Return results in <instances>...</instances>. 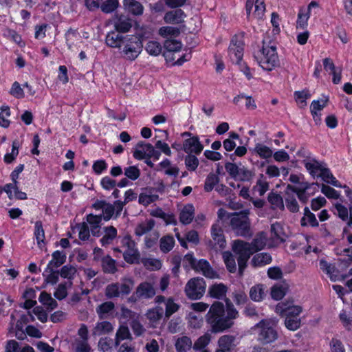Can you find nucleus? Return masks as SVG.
Returning <instances> with one entry per match:
<instances>
[{
	"label": "nucleus",
	"instance_id": "bb28decb",
	"mask_svg": "<svg viewBox=\"0 0 352 352\" xmlns=\"http://www.w3.org/2000/svg\"><path fill=\"white\" fill-rule=\"evenodd\" d=\"M180 33V29L175 26H163L158 30V34L165 40L175 38Z\"/></svg>",
	"mask_w": 352,
	"mask_h": 352
},
{
	"label": "nucleus",
	"instance_id": "9d476101",
	"mask_svg": "<svg viewBox=\"0 0 352 352\" xmlns=\"http://www.w3.org/2000/svg\"><path fill=\"white\" fill-rule=\"evenodd\" d=\"M206 282L202 278L190 279L186 285L185 293L191 300L200 299L206 292Z\"/></svg>",
	"mask_w": 352,
	"mask_h": 352
},
{
	"label": "nucleus",
	"instance_id": "1a4fd4ad",
	"mask_svg": "<svg viewBox=\"0 0 352 352\" xmlns=\"http://www.w3.org/2000/svg\"><path fill=\"white\" fill-rule=\"evenodd\" d=\"M207 247L215 252L223 250L226 246V241L221 225L219 222L213 224L211 228V239L206 242Z\"/></svg>",
	"mask_w": 352,
	"mask_h": 352
},
{
	"label": "nucleus",
	"instance_id": "5fc2aeb1",
	"mask_svg": "<svg viewBox=\"0 0 352 352\" xmlns=\"http://www.w3.org/2000/svg\"><path fill=\"white\" fill-rule=\"evenodd\" d=\"M144 266L149 270H158L162 266V263L160 259L155 258H146L142 260Z\"/></svg>",
	"mask_w": 352,
	"mask_h": 352
},
{
	"label": "nucleus",
	"instance_id": "b1692460",
	"mask_svg": "<svg viewBox=\"0 0 352 352\" xmlns=\"http://www.w3.org/2000/svg\"><path fill=\"white\" fill-rule=\"evenodd\" d=\"M310 184L309 183H302L300 186L294 187L290 184L287 186V190H291V192L296 193L298 199L305 203L309 199V195H307L306 190L309 188Z\"/></svg>",
	"mask_w": 352,
	"mask_h": 352
},
{
	"label": "nucleus",
	"instance_id": "a19ab883",
	"mask_svg": "<svg viewBox=\"0 0 352 352\" xmlns=\"http://www.w3.org/2000/svg\"><path fill=\"white\" fill-rule=\"evenodd\" d=\"M285 205L287 208L292 212H296L299 210L298 204L291 190H285Z\"/></svg>",
	"mask_w": 352,
	"mask_h": 352
},
{
	"label": "nucleus",
	"instance_id": "f257e3e1",
	"mask_svg": "<svg viewBox=\"0 0 352 352\" xmlns=\"http://www.w3.org/2000/svg\"><path fill=\"white\" fill-rule=\"evenodd\" d=\"M226 310L221 302H214L206 315V320L213 333L223 332L232 327L234 319L238 316V311L230 299L225 300Z\"/></svg>",
	"mask_w": 352,
	"mask_h": 352
},
{
	"label": "nucleus",
	"instance_id": "ddd939ff",
	"mask_svg": "<svg viewBox=\"0 0 352 352\" xmlns=\"http://www.w3.org/2000/svg\"><path fill=\"white\" fill-rule=\"evenodd\" d=\"M161 153L155 150V146L151 144L145 143L142 141L139 142L133 152V157L137 160H143L145 158H154L157 160L160 159Z\"/></svg>",
	"mask_w": 352,
	"mask_h": 352
},
{
	"label": "nucleus",
	"instance_id": "49530a36",
	"mask_svg": "<svg viewBox=\"0 0 352 352\" xmlns=\"http://www.w3.org/2000/svg\"><path fill=\"white\" fill-rule=\"evenodd\" d=\"M271 261L272 257L268 253L257 254L252 259V263L255 267L265 265Z\"/></svg>",
	"mask_w": 352,
	"mask_h": 352
},
{
	"label": "nucleus",
	"instance_id": "3c124183",
	"mask_svg": "<svg viewBox=\"0 0 352 352\" xmlns=\"http://www.w3.org/2000/svg\"><path fill=\"white\" fill-rule=\"evenodd\" d=\"M159 198V196L156 194H152L151 192H142L139 195L138 202L139 204L147 206L149 204L155 202Z\"/></svg>",
	"mask_w": 352,
	"mask_h": 352
},
{
	"label": "nucleus",
	"instance_id": "4468645a",
	"mask_svg": "<svg viewBox=\"0 0 352 352\" xmlns=\"http://www.w3.org/2000/svg\"><path fill=\"white\" fill-rule=\"evenodd\" d=\"M245 8L250 21H260L263 18L265 12L263 0H247Z\"/></svg>",
	"mask_w": 352,
	"mask_h": 352
},
{
	"label": "nucleus",
	"instance_id": "9b49d317",
	"mask_svg": "<svg viewBox=\"0 0 352 352\" xmlns=\"http://www.w3.org/2000/svg\"><path fill=\"white\" fill-rule=\"evenodd\" d=\"M121 244L124 250L123 252V257L128 263H138L140 254L136 246L135 242L129 235L124 236L121 240Z\"/></svg>",
	"mask_w": 352,
	"mask_h": 352
},
{
	"label": "nucleus",
	"instance_id": "bf43d9fd",
	"mask_svg": "<svg viewBox=\"0 0 352 352\" xmlns=\"http://www.w3.org/2000/svg\"><path fill=\"white\" fill-rule=\"evenodd\" d=\"M254 189L258 192L260 196H263L269 190V183L263 175H261Z\"/></svg>",
	"mask_w": 352,
	"mask_h": 352
},
{
	"label": "nucleus",
	"instance_id": "e433bc0d",
	"mask_svg": "<svg viewBox=\"0 0 352 352\" xmlns=\"http://www.w3.org/2000/svg\"><path fill=\"white\" fill-rule=\"evenodd\" d=\"M34 236L37 241V245L40 248H43L45 245V231L43 227L42 222L41 221H37L35 223V229H34Z\"/></svg>",
	"mask_w": 352,
	"mask_h": 352
},
{
	"label": "nucleus",
	"instance_id": "680f3d73",
	"mask_svg": "<svg viewBox=\"0 0 352 352\" xmlns=\"http://www.w3.org/2000/svg\"><path fill=\"white\" fill-rule=\"evenodd\" d=\"M165 305V316L168 318L174 313L177 312L179 308V305L175 303L172 298H168L166 299Z\"/></svg>",
	"mask_w": 352,
	"mask_h": 352
},
{
	"label": "nucleus",
	"instance_id": "6e6d98bb",
	"mask_svg": "<svg viewBox=\"0 0 352 352\" xmlns=\"http://www.w3.org/2000/svg\"><path fill=\"white\" fill-rule=\"evenodd\" d=\"M310 96L311 94L308 90L294 92L296 102L300 108H303L307 105L306 100L310 98Z\"/></svg>",
	"mask_w": 352,
	"mask_h": 352
},
{
	"label": "nucleus",
	"instance_id": "ea45409f",
	"mask_svg": "<svg viewBox=\"0 0 352 352\" xmlns=\"http://www.w3.org/2000/svg\"><path fill=\"white\" fill-rule=\"evenodd\" d=\"M175 245V239L171 235H166L160 239V248L163 253H168L173 250Z\"/></svg>",
	"mask_w": 352,
	"mask_h": 352
},
{
	"label": "nucleus",
	"instance_id": "4be33fe9",
	"mask_svg": "<svg viewBox=\"0 0 352 352\" xmlns=\"http://www.w3.org/2000/svg\"><path fill=\"white\" fill-rule=\"evenodd\" d=\"M115 29L120 32H127L132 27L131 19L126 16L116 15L113 18Z\"/></svg>",
	"mask_w": 352,
	"mask_h": 352
},
{
	"label": "nucleus",
	"instance_id": "a211bd4d",
	"mask_svg": "<svg viewBox=\"0 0 352 352\" xmlns=\"http://www.w3.org/2000/svg\"><path fill=\"white\" fill-rule=\"evenodd\" d=\"M186 14L181 9H177L167 12L164 20L166 23L169 24H180L184 22Z\"/></svg>",
	"mask_w": 352,
	"mask_h": 352
},
{
	"label": "nucleus",
	"instance_id": "2eb2a0df",
	"mask_svg": "<svg viewBox=\"0 0 352 352\" xmlns=\"http://www.w3.org/2000/svg\"><path fill=\"white\" fill-rule=\"evenodd\" d=\"M244 43L240 36H234L228 48L230 58L232 63L241 64L243 56Z\"/></svg>",
	"mask_w": 352,
	"mask_h": 352
},
{
	"label": "nucleus",
	"instance_id": "8fccbe9b",
	"mask_svg": "<svg viewBox=\"0 0 352 352\" xmlns=\"http://www.w3.org/2000/svg\"><path fill=\"white\" fill-rule=\"evenodd\" d=\"M38 300L41 303L47 307L51 310L55 309L57 307L56 301L52 298L50 294L46 292H42L40 294Z\"/></svg>",
	"mask_w": 352,
	"mask_h": 352
},
{
	"label": "nucleus",
	"instance_id": "79ce46f5",
	"mask_svg": "<svg viewBox=\"0 0 352 352\" xmlns=\"http://www.w3.org/2000/svg\"><path fill=\"white\" fill-rule=\"evenodd\" d=\"M102 267L104 272L113 274L116 272V261L110 256L107 255L101 258Z\"/></svg>",
	"mask_w": 352,
	"mask_h": 352
},
{
	"label": "nucleus",
	"instance_id": "603ef678",
	"mask_svg": "<svg viewBox=\"0 0 352 352\" xmlns=\"http://www.w3.org/2000/svg\"><path fill=\"white\" fill-rule=\"evenodd\" d=\"M146 51L151 56H157L162 52V45L156 41H149L145 47Z\"/></svg>",
	"mask_w": 352,
	"mask_h": 352
},
{
	"label": "nucleus",
	"instance_id": "774afa93",
	"mask_svg": "<svg viewBox=\"0 0 352 352\" xmlns=\"http://www.w3.org/2000/svg\"><path fill=\"white\" fill-rule=\"evenodd\" d=\"M74 346L76 352H91V348L85 340H76Z\"/></svg>",
	"mask_w": 352,
	"mask_h": 352
},
{
	"label": "nucleus",
	"instance_id": "0eeeda50",
	"mask_svg": "<svg viewBox=\"0 0 352 352\" xmlns=\"http://www.w3.org/2000/svg\"><path fill=\"white\" fill-rule=\"evenodd\" d=\"M249 214L248 210L233 214L230 219V226L237 235L245 237L252 235Z\"/></svg>",
	"mask_w": 352,
	"mask_h": 352
},
{
	"label": "nucleus",
	"instance_id": "c756f323",
	"mask_svg": "<svg viewBox=\"0 0 352 352\" xmlns=\"http://www.w3.org/2000/svg\"><path fill=\"white\" fill-rule=\"evenodd\" d=\"M117 230L113 226H107L103 228V236L100 239L102 245H107L112 243L117 236Z\"/></svg>",
	"mask_w": 352,
	"mask_h": 352
},
{
	"label": "nucleus",
	"instance_id": "c85d7f7f",
	"mask_svg": "<svg viewBox=\"0 0 352 352\" xmlns=\"http://www.w3.org/2000/svg\"><path fill=\"white\" fill-rule=\"evenodd\" d=\"M271 236L273 240L277 242H284L285 241V238L287 236L283 226L278 222L272 223L271 225Z\"/></svg>",
	"mask_w": 352,
	"mask_h": 352
},
{
	"label": "nucleus",
	"instance_id": "aec40b11",
	"mask_svg": "<svg viewBox=\"0 0 352 352\" xmlns=\"http://www.w3.org/2000/svg\"><path fill=\"white\" fill-rule=\"evenodd\" d=\"M328 99L314 100L310 106L311 113L316 124L321 122L320 111L327 106Z\"/></svg>",
	"mask_w": 352,
	"mask_h": 352
},
{
	"label": "nucleus",
	"instance_id": "6e6552de",
	"mask_svg": "<svg viewBox=\"0 0 352 352\" xmlns=\"http://www.w3.org/2000/svg\"><path fill=\"white\" fill-rule=\"evenodd\" d=\"M233 251L239 256L237 258L239 270L242 275L244 269L246 267V263L250 256L254 253L250 243L241 240H236L233 243Z\"/></svg>",
	"mask_w": 352,
	"mask_h": 352
},
{
	"label": "nucleus",
	"instance_id": "39448f33",
	"mask_svg": "<svg viewBox=\"0 0 352 352\" xmlns=\"http://www.w3.org/2000/svg\"><path fill=\"white\" fill-rule=\"evenodd\" d=\"M143 45L135 35H125L120 48L122 57L130 61L135 60L142 51Z\"/></svg>",
	"mask_w": 352,
	"mask_h": 352
},
{
	"label": "nucleus",
	"instance_id": "393cba45",
	"mask_svg": "<svg viewBox=\"0 0 352 352\" xmlns=\"http://www.w3.org/2000/svg\"><path fill=\"white\" fill-rule=\"evenodd\" d=\"M163 309L156 307L147 311L146 317L153 327H155L163 316Z\"/></svg>",
	"mask_w": 352,
	"mask_h": 352
},
{
	"label": "nucleus",
	"instance_id": "2f4dec72",
	"mask_svg": "<svg viewBox=\"0 0 352 352\" xmlns=\"http://www.w3.org/2000/svg\"><path fill=\"white\" fill-rule=\"evenodd\" d=\"M155 224V221L153 219H147L138 224L135 228V235L141 236L148 233L153 228Z\"/></svg>",
	"mask_w": 352,
	"mask_h": 352
},
{
	"label": "nucleus",
	"instance_id": "72a5a7b5",
	"mask_svg": "<svg viewBox=\"0 0 352 352\" xmlns=\"http://www.w3.org/2000/svg\"><path fill=\"white\" fill-rule=\"evenodd\" d=\"M66 255L65 253L56 251L52 254V259L47 265V270L52 271L54 268H57L65 263Z\"/></svg>",
	"mask_w": 352,
	"mask_h": 352
},
{
	"label": "nucleus",
	"instance_id": "f03ea898",
	"mask_svg": "<svg viewBox=\"0 0 352 352\" xmlns=\"http://www.w3.org/2000/svg\"><path fill=\"white\" fill-rule=\"evenodd\" d=\"M275 311L282 317H285V325L290 331H296L301 326L299 315L302 309L300 306L292 303L281 302L277 304Z\"/></svg>",
	"mask_w": 352,
	"mask_h": 352
},
{
	"label": "nucleus",
	"instance_id": "13d9d810",
	"mask_svg": "<svg viewBox=\"0 0 352 352\" xmlns=\"http://www.w3.org/2000/svg\"><path fill=\"white\" fill-rule=\"evenodd\" d=\"M211 336L209 333H205L199 337L194 343V350H201L204 349L210 342Z\"/></svg>",
	"mask_w": 352,
	"mask_h": 352
},
{
	"label": "nucleus",
	"instance_id": "f704fd0d",
	"mask_svg": "<svg viewBox=\"0 0 352 352\" xmlns=\"http://www.w3.org/2000/svg\"><path fill=\"white\" fill-rule=\"evenodd\" d=\"M192 346V340L188 336L178 338L175 343L177 352H186L191 349Z\"/></svg>",
	"mask_w": 352,
	"mask_h": 352
},
{
	"label": "nucleus",
	"instance_id": "58836bf2",
	"mask_svg": "<svg viewBox=\"0 0 352 352\" xmlns=\"http://www.w3.org/2000/svg\"><path fill=\"white\" fill-rule=\"evenodd\" d=\"M267 234L261 232L258 233L253 241L250 243L254 252L262 250L266 244Z\"/></svg>",
	"mask_w": 352,
	"mask_h": 352
},
{
	"label": "nucleus",
	"instance_id": "37998d69",
	"mask_svg": "<svg viewBox=\"0 0 352 352\" xmlns=\"http://www.w3.org/2000/svg\"><path fill=\"white\" fill-rule=\"evenodd\" d=\"M254 151L262 159H268L273 155L272 148L261 143H257L255 145Z\"/></svg>",
	"mask_w": 352,
	"mask_h": 352
},
{
	"label": "nucleus",
	"instance_id": "f3484780",
	"mask_svg": "<svg viewBox=\"0 0 352 352\" xmlns=\"http://www.w3.org/2000/svg\"><path fill=\"white\" fill-rule=\"evenodd\" d=\"M204 148L197 137H192L185 140L183 149L186 153L199 154Z\"/></svg>",
	"mask_w": 352,
	"mask_h": 352
},
{
	"label": "nucleus",
	"instance_id": "052dcab7",
	"mask_svg": "<svg viewBox=\"0 0 352 352\" xmlns=\"http://www.w3.org/2000/svg\"><path fill=\"white\" fill-rule=\"evenodd\" d=\"M114 307L115 305L113 302L107 301L100 305L97 307L96 311L99 315L100 318H104V316L111 312L114 309Z\"/></svg>",
	"mask_w": 352,
	"mask_h": 352
},
{
	"label": "nucleus",
	"instance_id": "c03bdc74",
	"mask_svg": "<svg viewBox=\"0 0 352 352\" xmlns=\"http://www.w3.org/2000/svg\"><path fill=\"white\" fill-rule=\"evenodd\" d=\"M219 184V176L214 173H210L206 178L204 183V190L206 192H210Z\"/></svg>",
	"mask_w": 352,
	"mask_h": 352
},
{
	"label": "nucleus",
	"instance_id": "69168bd1",
	"mask_svg": "<svg viewBox=\"0 0 352 352\" xmlns=\"http://www.w3.org/2000/svg\"><path fill=\"white\" fill-rule=\"evenodd\" d=\"M287 292V287L284 285H275L272 288L271 295L272 298L278 300L282 299Z\"/></svg>",
	"mask_w": 352,
	"mask_h": 352
},
{
	"label": "nucleus",
	"instance_id": "864d4df0",
	"mask_svg": "<svg viewBox=\"0 0 352 352\" xmlns=\"http://www.w3.org/2000/svg\"><path fill=\"white\" fill-rule=\"evenodd\" d=\"M19 142L16 140L12 142V151L4 155L3 160L6 164H11L19 155Z\"/></svg>",
	"mask_w": 352,
	"mask_h": 352
},
{
	"label": "nucleus",
	"instance_id": "6ab92c4d",
	"mask_svg": "<svg viewBox=\"0 0 352 352\" xmlns=\"http://www.w3.org/2000/svg\"><path fill=\"white\" fill-rule=\"evenodd\" d=\"M195 270L201 272L205 277L208 278H218V274L212 268L208 261L204 259L197 261L195 266Z\"/></svg>",
	"mask_w": 352,
	"mask_h": 352
},
{
	"label": "nucleus",
	"instance_id": "a18cd8bd",
	"mask_svg": "<svg viewBox=\"0 0 352 352\" xmlns=\"http://www.w3.org/2000/svg\"><path fill=\"white\" fill-rule=\"evenodd\" d=\"M113 327L111 322L108 321H102L98 322L94 329V334L100 336L112 331Z\"/></svg>",
	"mask_w": 352,
	"mask_h": 352
},
{
	"label": "nucleus",
	"instance_id": "4d7b16f0",
	"mask_svg": "<svg viewBox=\"0 0 352 352\" xmlns=\"http://www.w3.org/2000/svg\"><path fill=\"white\" fill-rule=\"evenodd\" d=\"M131 338L129 329L126 326H120L116 335V345L118 346L121 340Z\"/></svg>",
	"mask_w": 352,
	"mask_h": 352
},
{
	"label": "nucleus",
	"instance_id": "cd10ccee",
	"mask_svg": "<svg viewBox=\"0 0 352 352\" xmlns=\"http://www.w3.org/2000/svg\"><path fill=\"white\" fill-rule=\"evenodd\" d=\"M228 288L223 283L214 284L208 288V295L216 299H222L226 296Z\"/></svg>",
	"mask_w": 352,
	"mask_h": 352
},
{
	"label": "nucleus",
	"instance_id": "0e129e2a",
	"mask_svg": "<svg viewBox=\"0 0 352 352\" xmlns=\"http://www.w3.org/2000/svg\"><path fill=\"white\" fill-rule=\"evenodd\" d=\"M268 201L274 208L284 209V204L283 198L278 194L270 193L268 195Z\"/></svg>",
	"mask_w": 352,
	"mask_h": 352
},
{
	"label": "nucleus",
	"instance_id": "4c0bfd02",
	"mask_svg": "<svg viewBox=\"0 0 352 352\" xmlns=\"http://www.w3.org/2000/svg\"><path fill=\"white\" fill-rule=\"evenodd\" d=\"M265 289L264 285L261 284L253 286L250 291L251 299L256 302L262 300L266 295Z\"/></svg>",
	"mask_w": 352,
	"mask_h": 352
},
{
	"label": "nucleus",
	"instance_id": "5701e85b",
	"mask_svg": "<svg viewBox=\"0 0 352 352\" xmlns=\"http://www.w3.org/2000/svg\"><path fill=\"white\" fill-rule=\"evenodd\" d=\"M124 10L134 16H140L143 14L144 6L136 0H124Z\"/></svg>",
	"mask_w": 352,
	"mask_h": 352
},
{
	"label": "nucleus",
	"instance_id": "473e14b6",
	"mask_svg": "<svg viewBox=\"0 0 352 352\" xmlns=\"http://www.w3.org/2000/svg\"><path fill=\"white\" fill-rule=\"evenodd\" d=\"M124 38V36L116 34L115 32H110L106 36V43L111 47L120 49Z\"/></svg>",
	"mask_w": 352,
	"mask_h": 352
},
{
	"label": "nucleus",
	"instance_id": "412c9836",
	"mask_svg": "<svg viewBox=\"0 0 352 352\" xmlns=\"http://www.w3.org/2000/svg\"><path fill=\"white\" fill-rule=\"evenodd\" d=\"M235 337L232 335H224L218 340L219 348L215 352H230L234 347Z\"/></svg>",
	"mask_w": 352,
	"mask_h": 352
},
{
	"label": "nucleus",
	"instance_id": "7c9ffc66",
	"mask_svg": "<svg viewBox=\"0 0 352 352\" xmlns=\"http://www.w3.org/2000/svg\"><path fill=\"white\" fill-rule=\"evenodd\" d=\"M303 164L307 170L312 176L319 177V174L322 171V169L323 168L322 164H321L319 162L315 160H304Z\"/></svg>",
	"mask_w": 352,
	"mask_h": 352
},
{
	"label": "nucleus",
	"instance_id": "7ed1b4c3",
	"mask_svg": "<svg viewBox=\"0 0 352 352\" xmlns=\"http://www.w3.org/2000/svg\"><path fill=\"white\" fill-rule=\"evenodd\" d=\"M274 324L272 320L264 319L252 327L251 330L258 342L263 345L270 344L278 338V332L274 327Z\"/></svg>",
	"mask_w": 352,
	"mask_h": 352
},
{
	"label": "nucleus",
	"instance_id": "dca6fc26",
	"mask_svg": "<svg viewBox=\"0 0 352 352\" xmlns=\"http://www.w3.org/2000/svg\"><path fill=\"white\" fill-rule=\"evenodd\" d=\"M318 6L319 5L316 1H312L309 3L307 9L301 8L298 14L296 28L305 30L308 24L311 9L313 8H318Z\"/></svg>",
	"mask_w": 352,
	"mask_h": 352
},
{
	"label": "nucleus",
	"instance_id": "20e7f679",
	"mask_svg": "<svg viewBox=\"0 0 352 352\" xmlns=\"http://www.w3.org/2000/svg\"><path fill=\"white\" fill-rule=\"evenodd\" d=\"M254 58L258 65L267 71H272L278 65L276 45L266 44L265 41L262 48L254 54Z\"/></svg>",
	"mask_w": 352,
	"mask_h": 352
},
{
	"label": "nucleus",
	"instance_id": "338daca9",
	"mask_svg": "<svg viewBox=\"0 0 352 352\" xmlns=\"http://www.w3.org/2000/svg\"><path fill=\"white\" fill-rule=\"evenodd\" d=\"M160 237V234L157 232H152L148 234L144 238V245L148 249L153 248L156 245Z\"/></svg>",
	"mask_w": 352,
	"mask_h": 352
},
{
	"label": "nucleus",
	"instance_id": "423d86ee",
	"mask_svg": "<svg viewBox=\"0 0 352 352\" xmlns=\"http://www.w3.org/2000/svg\"><path fill=\"white\" fill-rule=\"evenodd\" d=\"M132 278H122L120 282L112 283L105 287V296L108 298H122L129 295L134 287Z\"/></svg>",
	"mask_w": 352,
	"mask_h": 352
},
{
	"label": "nucleus",
	"instance_id": "de8ad7c7",
	"mask_svg": "<svg viewBox=\"0 0 352 352\" xmlns=\"http://www.w3.org/2000/svg\"><path fill=\"white\" fill-rule=\"evenodd\" d=\"M164 47L167 50L166 52H177L182 50V43L176 38L173 39L164 40Z\"/></svg>",
	"mask_w": 352,
	"mask_h": 352
},
{
	"label": "nucleus",
	"instance_id": "a878e982",
	"mask_svg": "<svg viewBox=\"0 0 352 352\" xmlns=\"http://www.w3.org/2000/svg\"><path fill=\"white\" fill-rule=\"evenodd\" d=\"M195 216V208L192 204L184 206L180 211L179 221L183 224L187 225L192 222Z\"/></svg>",
	"mask_w": 352,
	"mask_h": 352
},
{
	"label": "nucleus",
	"instance_id": "e2e57ef3",
	"mask_svg": "<svg viewBox=\"0 0 352 352\" xmlns=\"http://www.w3.org/2000/svg\"><path fill=\"white\" fill-rule=\"evenodd\" d=\"M223 258L228 271L232 273L236 271V263L232 254L229 252H223Z\"/></svg>",
	"mask_w": 352,
	"mask_h": 352
},
{
	"label": "nucleus",
	"instance_id": "09e8293b",
	"mask_svg": "<svg viewBox=\"0 0 352 352\" xmlns=\"http://www.w3.org/2000/svg\"><path fill=\"white\" fill-rule=\"evenodd\" d=\"M319 177L327 183L331 184L336 187H340L339 182L333 177L329 169L323 166L322 171L319 174Z\"/></svg>",
	"mask_w": 352,
	"mask_h": 352
},
{
	"label": "nucleus",
	"instance_id": "f8f14e48",
	"mask_svg": "<svg viewBox=\"0 0 352 352\" xmlns=\"http://www.w3.org/2000/svg\"><path fill=\"white\" fill-rule=\"evenodd\" d=\"M155 295V289L153 283L144 281L140 283L135 292L128 298V302H135L140 300H148Z\"/></svg>",
	"mask_w": 352,
	"mask_h": 352
},
{
	"label": "nucleus",
	"instance_id": "c9c22d12",
	"mask_svg": "<svg viewBox=\"0 0 352 352\" xmlns=\"http://www.w3.org/2000/svg\"><path fill=\"white\" fill-rule=\"evenodd\" d=\"M102 215H94L90 214L87 217V223L91 225V231L93 235L99 236L100 234V223L102 221Z\"/></svg>",
	"mask_w": 352,
	"mask_h": 352
}]
</instances>
